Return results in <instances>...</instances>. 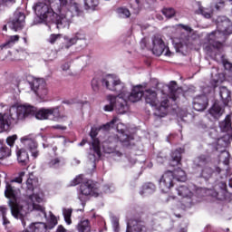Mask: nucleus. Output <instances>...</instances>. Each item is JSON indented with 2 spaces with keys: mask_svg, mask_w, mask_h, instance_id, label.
<instances>
[{
  "mask_svg": "<svg viewBox=\"0 0 232 232\" xmlns=\"http://www.w3.org/2000/svg\"><path fill=\"white\" fill-rule=\"evenodd\" d=\"M197 193H198L200 197H213V198H217V200H224V198H226V196L224 195L226 190L224 189H222L220 192H217L215 189L201 188L197 190Z\"/></svg>",
  "mask_w": 232,
  "mask_h": 232,
  "instance_id": "obj_17",
  "label": "nucleus"
},
{
  "mask_svg": "<svg viewBox=\"0 0 232 232\" xmlns=\"http://www.w3.org/2000/svg\"><path fill=\"white\" fill-rule=\"evenodd\" d=\"M21 142L30 151L33 159H37V157H39V150L37 149L38 145L34 139L30 138L29 136H24L21 138Z\"/></svg>",
  "mask_w": 232,
  "mask_h": 232,
  "instance_id": "obj_16",
  "label": "nucleus"
},
{
  "mask_svg": "<svg viewBox=\"0 0 232 232\" xmlns=\"http://www.w3.org/2000/svg\"><path fill=\"white\" fill-rule=\"evenodd\" d=\"M232 34V24L229 20H225L218 24V30L212 32L208 36V43L204 44V51L207 55L213 57L217 55L220 50H222L224 44L220 43L219 39H224L225 35H231Z\"/></svg>",
  "mask_w": 232,
  "mask_h": 232,
  "instance_id": "obj_4",
  "label": "nucleus"
},
{
  "mask_svg": "<svg viewBox=\"0 0 232 232\" xmlns=\"http://www.w3.org/2000/svg\"><path fill=\"white\" fill-rule=\"evenodd\" d=\"M16 155L19 164L26 165L30 161V156H28V152L24 149H19L16 151Z\"/></svg>",
  "mask_w": 232,
  "mask_h": 232,
  "instance_id": "obj_25",
  "label": "nucleus"
},
{
  "mask_svg": "<svg viewBox=\"0 0 232 232\" xmlns=\"http://www.w3.org/2000/svg\"><path fill=\"white\" fill-rule=\"evenodd\" d=\"M63 215L66 224L70 226V224H72V208H63Z\"/></svg>",
  "mask_w": 232,
  "mask_h": 232,
  "instance_id": "obj_38",
  "label": "nucleus"
},
{
  "mask_svg": "<svg viewBox=\"0 0 232 232\" xmlns=\"http://www.w3.org/2000/svg\"><path fill=\"white\" fill-rule=\"evenodd\" d=\"M208 135L211 139L217 140V139H218V130H217L215 128H211L208 130Z\"/></svg>",
  "mask_w": 232,
  "mask_h": 232,
  "instance_id": "obj_47",
  "label": "nucleus"
},
{
  "mask_svg": "<svg viewBox=\"0 0 232 232\" xmlns=\"http://www.w3.org/2000/svg\"><path fill=\"white\" fill-rule=\"evenodd\" d=\"M15 0H0V6H3L5 3H14Z\"/></svg>",
  "mask_w": 232,
  "mask_h": 232,
  "instance_id": "obj_60",
  "label": "nucleus"
},
{
  "mask_svg": "<svg viewBox=\"0 0 232 232\" xmlns=\"http://www.w3.org/2000/svg\"><path fill=\"white\" fill-rule=\"evenodd\" d=\"M57 224V218H55V216H51L50 218V225L51 227H49V229H52L53 227H55V225Z\"/></svg>",
  "mask_w": 232,
  "mask_h": 232,
  "instance_id": "obj_52",
  "label": "nucleus"
},
{
  "mask_svg": "<svg viewBox=\"0 0 232 232\" xmlns=\"http://www.w3.org/2000/svg\"><path fill=\"white\" fill-rule=\"evenodd\" d=\"M62 6H66L72 15H82V6L79 0H59Z\"/></svg>",
  "mask_w": 232,
  "mask_h": 232,
  "instance_id": "obj_14",
  "label": "nucleus"
},
{
  "mask_svg": "<svg viewBox=\"0 0 232 232\" xmlns=\"http://www.w3.org/2000/svg\"><path fill=\"white\" fill-rule=\"evenodd\" d=\"M77 43V38L75 36H72V38L67 39V47L73 46Z\"/></svg>",
  "mask_w": 232,
  "mask_h": 232,
  "instance_id": "obj_53",
  "label": "nucleus"
},
{
  "mask_svg": "<svg viewBox=\"0 0 232 232\" xmlns=\"http://www.w3.org/2000/svg\"><path fill=\"white\" fill-rule=\"evenodd\" d=\"M208 113L214 119H220L222 113H224V110L218 103H214V105L209 109Z\"/></svg>",
  "mask_w": 232,
  "mask_h": 232,
  "instance_id": "obj_28",
  "label": "nucleus"
},
{
  "mask_svg": "<svg viewBox=\"0 0 232 232\" xmlns=\"http://www.w3.org/2000/svg\"><path fill=\"white\" fill-rule=\"evenodd\" d=\"M62 70L63 72H68V70H70V63H65L62 65Z\"/></svg>",
  "mask_w": 232,
  "mask_h": 232,
  "instance_id": "obj_58",
  "label": "nucleus"
},
{
  "mask_svg": "<svg viewBox=\"0 0 232 232\" xmlns=\"http://www.w3.org/2000/svg\"><path fill=\"white\" fill-rule=\"evenodd\" d=\"M173 175L177 178L180 182H184L186 180V172L182 170V169H178L174 171Z\"/></svg>",
  "mask_w": 232,
  "mask_h": 232,
  "instance_id": "obj_39",
  "label": "nucleus"
},
{
  "mask_svg": "<svg viewBox=\"0 0 232 232\" xmlns=\"http://www.w3.org/2000/svg\"><path fill=\"white\" fill-rule=\"evenodd\" d=\"M8 213V208L5 206H0V220H2V224L5 227H10V219L6 218Z\"/></svg>",
  "mask_w": 232,
  "mask_h": 232,
  "instance_id": "obj_31",
  "label": "nucleus"
},
{
  "mask_svg": "<svg viewBox=\"0 0 232 232\" xmlns=\"http://www.w3.org/2000/svg\"><path fill=\"white\" fill-rule=\"evenodd\" d=\"M26 186L29 191H34V188H35V186H37V179L29 178L26 180Z\"/></svg>",
  "mask_w": 232,
  "mask_h": 232,
  "instance_id": "obj_43",
  "label": "nucleus"
},
{
  "mask_svg": "<svg viewBox=\"0 0 232 232\" xmlns=\"http://www.w3.org/2000/svg\"><path fill=\"white\" fill-rule=\"evenodd\" d=\"M216 140L217 150H220V148H227L229 141L232 140V134H225L223 137L216 139Z\"/></svg>",
  "mask_w": 232,
  "mask_h": 232,
  "instance_id": "obj_27",
  "label": "nucleus"
},
{
  "mask_svg": "<svg viewBox=\"0 0 232 232\" xmlns=\"http://www.w3.org/2000/svg\"><path fill=\"white\" fill-rule=\"evenodd\" d=\"M119 118L114 117L110 122H107L106 124L102 126V130H108L110 128H113V125L118 122Z\"/></svg>",
  "mask_w": 232,
  "mask_h": 232,
  "instance_id": "obj_45",
  "label": "nucleus"
},
{
  "mask_svg": "<svg viewBox=\"0 0 232 232\" xmlns=\"http://www.w3.org/2000/svg\"><path fill=\"white\" fill-rule=\"evenodd\" d=\"M79 164H81V160H77V159H72V166H79Z\"/></svg>",
  "mask_w": 232,
  "mask_h": 232,
  "instance_id": "obj_59",
  "label": "nucleus"
},
{
  "mask_svg": "<svg viewBox=\"0 0 232 232\" xmlns=\"http://www.w3.org/2000/svg\"><path fill=\"white\" fill-rule=\"evenodd\" d=\"M155 189H157L155 184L146 183L142 186V189L140 191V195H141V197L151 195V193H155Z\"/></svg>",
  "mask_w": 232,
  "mask_h": 232,
  "instance_id": "obj_30",
  "label": "nucleus"
},
{
  "mask_svg": "<svg viewBox=\"0 0 232 232\" xmlns=\"http://www.w3.org/2000/svg\"><path fill=\"white\" fill-rule=\"evenodd\" d=\"M61 36L62 34H51L49 36V39H48V42L51 44H55V42L58 40V39H61Z\"/></svg>",
  "mask_w": 232,
  "mask_h": 232,
  "instance_id": "obj_48",
  "label": "nucleus"
},
{
  "mask_svg": "<svg viewBox=\"0 0 232 232\" xmlns=\"http://www.w3.org/2000/svg\"><path fill=\"white\" fill-rule=\"evenodd\" d=\"M219 160L220 162H223L226 166H227V164H229V152L226 150H221Z\"/></svg>",
  "mask_w": 232,
  "mask_h": 232,
  "instance_id": "obj_41",
  "label": "nucleus"
},
{
  "mask_svg": "<svg viewBox=\"0 0 232 232\" xmlns=\"http://www.w3.org/2000/svg\"><path fill=\"white\" fill-rule=\"evenodd\" d=\"M34 8L36 15L39 19L44 21V23H52V21L53 22V19L57 17V14H55L45 3L39 2L34 6Z\"/></svg>",
  "mask_w": 232,
  "mask_h": 232,
  "instance_id": "obj_6",
  "label": "nucleus"
},
{
  "mask_svg": "<svg viewBox=\"0 0 232 232\" xmlns=\"http://www.w3.org/2000/svg\"><path fill=\"white\" fill-rule=\"evenodd\" d=\"M101 82V80L99 78H93L92 80V88L93 92H99V84Z\"/></svg>",
  "mask_w": 232,
  "mask_h": 232,
  "instance_id": "obj_46",
  "label": "nucleus"
},
{
  "mask_svg": "<svg viewBox=\"0 0 232 232\" xmlns=\"http://www.w3.org/2000/svg\"><path fill=\"white\" fill-rule=\"evenodd\" d=\"M52 151L54 153V156H57V154L55 153L57 151V146L53 147Z\"/></svg>",
  "mask_w": 232,
  "mask_h": 232,
  "instance_id": "obj_63",
  "label": "nucleus"
},
{
  "mask_svg": "<svg viewBox=\"0 0 232 232\" xmlns=\"http://www.w3.org/2000/svg\"><path fill=\"white\" fill-rule=\"evenodd\" d=\"M26 16H24V14L23 13H17L14 14V18L11 22L13 30H21L23 26H24V19Z\"/></svg>",
  "mask_w": 232,
  "mask_h": 232,
  "instance_id": "obj_20",
  "label": "nucleus"
},
{
  "mask_svg": "<svg viewBox=\"0 0 232 232\" xmlns=\"http://www.w3.org/2000/svg\"><path fill=\"white\" fill-rule=\"evenodd\" d=\"M28 232H46L48 231V226L44 222L31 223L26 228Z\"/></svg>",
  "mask_w": 232,
  "mask_h": 232,
  "instance_id": "obj_22",
  "label": "nucleus"
},
{
  "mask_svg": "<svg viewBox=\"0 0 232 232\" xmlns=\"http://www.w3.org/2000/svg\"><path fill=\"white\" fill-rule=\"evenodd\" d=\"M50 23H54L58 30H63V28H70V23H72L70 13L61 15L56 14V17H54Z\"/></svg>",
  "mask_w": 232,
  "mask_h": 232,
  "instance_id": "obj_18",
  "label": "nucleus"
},
{
  "mask_svg": "<svg viewBox=\"0 0 232 232\" xmlns=\"http://www.w3.org/2000/svg\"><path fill=\"white\" fill-rule=\"evenodd\" d=\"M15 140H17V135L15 134L9 136L6 139V142L8 146H11V147L14 146V144H15Z\"/></svg>",
  "mask_w": 232,
  "mask_h": 232,
  "instance_id": "obj_49",
  "label": "nucleus"
},
{
  "mask_svg": "<svg viewBox=\"0 0 232 232\" xmlns=\"http://www.w3.org/2000/svg\"><path fill=\"white\" fill-rule=\"evenodd\" d=\"M219 128L221 131L228 132L232 135L231 117L227 116L223 121H220Z\"/></svg>",
  "mask_w": 232,
  "mask_h": 232,
  "instance_id": "obj_29",
  "label": "nucleus"
},
{
  "mask_svg": "<svg viewBox=\"0 0 232 232\" xmlns=\"http://www.w3.org/2000/svg\"><path fill=\"white\" fill-rule=\"evenodd\" d=\"M31 107L34 109V112L33 114H28V117H30V115H35V118L38 119V121H46L47 119L50 121H59L61 119L59 108L40 109L39 111H36L35 107Z\"/></svg>",
  "mask_w": 232,
  "mask_h": 232,
  "instance_id": "obj_7",
  "label": "nucleus"
},
{
  "mask_svg": "<svg viewBox=\"0 0 232 232\" xmlns=\"http://www.w3.org/2000/svg\"><path fill=\"white\" fill-rule=\"evenodd\" d=\"M181 153H184L182 149L176 150L174 152H172V161L170 163L171 166H179L182 159Z\"/></svg>",
  "mask_w": 232,
  "mask_h": 232,
  "instance_id": "obj_33",
  "label": "nucleus"
},
{
  "mask_svg": "<svg viewBox=\"0 0 232 232\" xmlns=\"http://www.w3.org/2000/svg\"><path fill=\"white\" fill-rule=\"evenodd\" d=\"M84 5L87 8L91 10H95L99 6V0H83Z\"/></svg>",
  "mask_w": 232,
  "mask_h": 232,
  "instance_id": "obj_40",
  "label": "nucleus"
},
{
  "mask_svg": "<svg viewBox=\"0 0 232 232\" xmlns=\"http://www.w3.org/2000/svg\"><path fill=\"white\" fill-rule=\"evenodd\" d=\"M64 159L63 157L52 156L48 161L49 168H53V169H57L61 168V166H64Z\"/></svg>",
  "mask_w": 232,
  "mask_h": 232,
  "instance_id": "obj_24",
  "label": "nucleus"
},
{
  "mask_svg": "<svg viewBox=\"0 0 232 232\" xmlns=\"http://www.w3.org/2000/svg\"><path fill=\"white\" fill-rule=\"evenodd\" d=\"M174 194L177 193L179 197H182V204L185 208H191V197H193V192L186 186H179L175 189Z\"/></svg>",
  "mask_w": 232,
  "mask_h": 232,
  "instance_id": "obj_15",
  "label": "nucleus"
},
{
  "mask_svg": "<svg viewBox=\"0 0 232 232\" xmlns=\"http://www.w3.org/2000/svg\"><path fill=\"white\" fill-rule=\"evenodd\" d=\"M77 229H78L79 232H90V231H92V227L90 226V221L88 219L81 221L77 226Z\"/></svg>",
  "mask_w": 232,
  "mask_h": 232,
  "instance_id": "obj_35",
  "label": "nucleus"
},
{
  "mask_svg": "<svg viewBox=\"0 0 232 232\" xmlns=\"http://www.w3.org/2000/svg\"><path fill=\"white\" fill-rule=\"evenodd\" d=\"M8 48H12V45L9 42H5L0 44V50H8Z\"/></svg>",
  "mask_w": 232,
  "mask_h": 232,
  "instance_id": "obj_54",
  "label": "nucleus"
},
{
  "mask_svg": "<svg viewBox=\"0 0 232 232\" xmlns=\"http://www.w3.org/2000/svg\"><path fill=\"white\" fill-rule=\"evenodd\" d=\"M126 232H144V227L136 220L128 221Z\"/></svg>",
  "mask_w": 232,
  "mask_h": 232,
  "instance_id": "obj_26",
  "label": "nucleus"
},
{
  "mask_svg": "<svg viewBox=\"0 0 232 232\" xmlns=\"http://www.w3.org/2000/svg\"><path fill=\"white\" fill-rule=\"evenodd\" d=\"M145 102L155 108L154 115L156 117H166L168 115V108H169L168 94L162 93L161 100L159 101L157 99V92L147 89L145 91Z\"/></svg>",
  "mask_w": 232,
  "mask_h": 232,
  "instance_id": "obj_5",
  "label": "nucleus"
},
{
  "mask_svg": "<svg viewBox=\"0 0 232 232\" xmlns=\"http://www.w3.org/2000/svg\"><path fill=\"white\" fill-rule=\"evenodd\" d=\"M57 232H66V228H64V227H63L62 225H60L57 227Z\"/></svg>",
  "mask_w": 232,
  "mask_h": 232,
  "instance_id": "obj_61",
  "label": "nucleus"
},
{
  "mask_svg": "<svg viewBox=\"0 0 232 232\" xmlns=\"http://www.w3.org/2000/svg\"><path fill=\"white\" fill-rule=\"evenodd\" d=\"M162 14L163 15L167 16L168 19H171V17H173V15H175V9L169 7V8H164L162 10Z\"/></svg>",
  "mask_w": 232,
  "mask_h": 232,
  "instance_id": "obj_44",
  "label": "nucleus"
},
{
  "mask_svg": "<svg viewBox=\"0 0 232 232\" xmlns=\"http://www.w3.org/2000/svg\"><path fill=\"white\" fill-rule=\"evenodd\" d=\"M17 41H19V35L16 34L10 36L7 42H9V44H11V46H14V44L17 43Z\"/></svg>",
  "mask_w": 232,
  "mask_h": 232,
  "instance_id": "obj_51",
  "label": "nucleus"
},
{
  "mask_svg": "<svg viewBox=\"0 0 232 232\" xmlns=\"http://www.w3.org/2000/svg\"><path fill=\"white\" fill-rule=\"evenodd\" d=\"M86 144V140H82V142L78 144V146H84Z\"/></svg>",
  "mask_w": 232,
  "mask_h": 232,
  "instance_id": "obj_64",
  "label": "nucleus"
},
{
  "mask_svg": "<svg viewBox=\"0 0 232 232\" xmlns=\"http://www.w3.org/2000/svg\"><path fill=\"white\" fill-rule=\"evenodd\" d=\"M169 97L172 99V101H177L178 97L180 96V90H179V86H177V82H170L169 83Z\"/></svg>",
  "mask_w": 232,
  "mask_h": 232,
  "instance_id": "obj_21",
  "label": "nucleus"
},
{
  "mask_svg": "<svg viewBox=\"0 0 232 232\" xmlns=\"http://www.w3.org/2000/svg\"><path fill=\"white\" fill-rule=\"evenodd\" d=\"M102 86L110 90V92H115L117 95L109 94L106 97L108 104L103 107L104 111H116L120 115L128 113L130 107L128 102H139L144 92L142 91V85L132 86L131 92L126 87V83L122 82L117 76L108 74L101 79Z\"/></svg>",
  "mask_w": 232,
  "mask_h": 232,
  "instance_id": "obj_1",
  "label": "nucleus"
},
{
  "mask_svg": "<svg viewBox=\"0 0 232 232\" xmlns=\"http://www.w3.org/2000/svg\"><path fill=\"white\" fill-rule=\"evenodd\" d=\"M208 108V97L206 95L197 96L193 100V109L196 111H204Z\"/></svg>",
  "mask_w": 232,
  "mask_h": 232,
  "instance_id": "obj_19",
  "label": "nucleus"
},
{
  "mask_svg": "<svg viewBox=\"0 0 232 232\" xmlns=\"http://www.w3.org/2000/svg\"><path fill=\"white\" fill-rule=\"evenodd\" d=\"M178 44L179 48H184V46L187 48V46H189V33L188 31L180 34Z\"/></svg>",
  "mask_w": 232,
  "mask_h": 232,
  "instance_id": "obj_32",
  "label": "nucleus"
},
{
  "mask_svg": "<svg viewBox=\"0 0 232 232\" xmlns=\"http://www.w3.org/2000/svg\"><path fill=\"white\" fill-rule=\"evenodd\" d=\"M74 37L76 38V41H82L86 39V36L81 33H77Z\"/></svg>",
  "mask_w": 232,
  "mask_h": 232,
  "instance_id": "obj_55",
  "label": "nucleus"
},
{
  "mask_svg": "<svg viewBox=\"0 0 232 232\" xmlns=\"http://www.w3.org/2000/svg\"><path fill=\"white\" fill-rule=\"evenodd\" d=\"M90 137L92 139V142L91 152L89 153V159L91 162H95V160H99V159H101V141H99L98 139H95V137H97V132L93 130H91Z\"/></svg>",
  "mask_w": 232,
  "mask_h": 232,
  "instance_id": "obj_11",
  "label": "nucleus"
},
{
  "mask_svg": "<svg viewBox=\"0 0 232 232\" xmlns=\"http://www.w3.org/2000/svg\"><path fill=\"white\" fill-rule=\"evenodd\" d=\"M173 180H175V176L171 171H167L161 176L159 184L163 193H168L173 188L175 184Z\"/></svg>",
  "mask_w": 232,
  "mask_h": 232,
  "instance_id": "obj_13",
  "label": "nucleus"
},
{
  "mask_svg": "<svg viewBox=\"0 0 232 232\" xmlns=\"http://www.w3.org/2000/svg\"><path fill=\"white\" fill-rule=\"evenodd\" d=\"M133 140L132 137L124 134V132H121L118 137L109 138L108 142H122L124 146H130V141Z\"/></svg>",
  "mask_w": 232,
  "mask_h": 232,
  "instance_id": "obj_23",
  "label": "nucleus"
},
{
  "mask_svg": "<svg viewBox=\"0 0 232 232\" xmlns=\"http://www.w3.org/2000/svg\"><path fill=\"white\" fill-rule=\"evenodd\" d=\"M112 227L115 232L119 229V220L118 219H113L112 220Z\"/></svg>",
  "mask_w": 232,
  "mask_h": 232,
  "instance_id": "obj_56",
  "label": "nucleus"
},
{
  "mask_svg": "<svg viewBox=\"0 0 232 232\" xmlns=\"http://www.w3.org/2000/svg\"><path fill=\"white\" fill-rule=\"evenodd\" d=\"M25 172L21 171L18 173V177L12 179L10 182L5 183V195L6 198H9L8 204L11 209V213L14 218H20L22 220V225L24 227H26V219L23 218V214L21 210L24 208H27L28 211H40L44 217H46V212L44 208L41 205L43 202V192L39 194L34 193L33 195L27 198V201L24 202V205L21 204V199H19V195H21V190L15 188L14 184L23 183V177H24Z\"/></svg>",
  "mask_w": 232,
  "mask_h": 232,
  "instance_id": "obj_2",
  "label": "nucleus"
},
{
  "mask_svg": "<svg viewBox=\"0 0 232 232\" xmlns=\"http://www.w3.org/2000/svg\"><path fill=\"white\" fill-rule=\"evenodd\" d=\"M54 128H55L56 130H66V127H63V126H61V125H56V126H54Z\"/></svg>",
  "mask_w": 232,
  "mask_h": 232,
  "instance_id": "obj_62",
  "label": "nucleus"
},
{
  "mask_svg": "<svg viewBox=\"0 0 232 232\" xmlns=\"http://www.w3.org/2000/svg\"><path fill=\"white\" fill-rule=\"evenodd\" d=\"M152 53L158 57L162 55V53L166 57H171L173 55V53L169 51V47L164 44V41L160 36H154L152 38Z\"/></svg>",
  "mask_w": 232,
  "mask_h": 232,
  "instance_id": "obj_10",
  "label": "nucleus"
},
{
  "mask_svg": "<svg viewBox=\"0 0 232 232\" xmlns=\"http://www.w3.org/2000/svg\"><path fill=\"white\" fill-rule=\"evenodd\" d=\"M29 86L40 99V101H44L48 97V87L46 86V82L44 79H34L32 82H29Z\"/></svg>",
  "mask_w": 232,
  "mask_h": 232,
  "instance_id": "obj_9",
  "label": "nucleus"
},
{
  "mask_svg": "<svg viewBox=\"0 0 232 232\" xmlns=\"http://www.w3.org/2000/svg\"><path fill=\"white\" fill-rule=\"evenodd\" d=\"M99 188H95L93 181L88 180L82 183L80 187V194L78 195L79 200L82 204H84L88 200V197H98Z\"/></svg>",
  "mask_w": 232,
  "mask_h": 232,
  "instance_id": "obj_8",
  "label": "nucleus"
},
{
  "mask_svg": "<svg viewBox=\"0 0 232 232\" xmlns=\"http://www.w3.org/2000/svg\"><path fill=\"white\" fill-rule=\"evenodd\" d=\"M224 66H225V69H226V70H229V72H232V63H231L226 62V63H224Z\"/></svg>",
  "mask_w": 232,
  "mask_h": 232,
  "instance_id": "obj_57",
  "label": "nucleus"
},
{
  "mask_svg": "<svg viewBox=\"0 0 232 232\" xmlns=\"http://www.w3.org/2000/svg\"><path fill=\"white\" fill-rule=\"evenodd\" d=\"M82 182V175L77 176L72 182L71 186H77L78 184H81Z\"/></svg>",
  "mask_w": 232,
  "mask_h": 232,
  "instance_id": "obj_50",
  "label": "nucleus"
},
{
  "mask_svg": "<svg viewBox=\"0 0 232 232\" xmlns=\"http://www.w3.org/2000/svg\"><path fill=\"white\" fill-rule=\"evenodd\" d=\"M197 14H200L206 19H210L211 17V11H208V9L202 7L201 5H199L198 10L197 11Z\"/></svg>",
  "mask_w": 232,
  "mask_h": 232,
  "instance_id": "obj_42",
  "label": "nucleus"
},
{
  "mask_svg": "<svg viewBox=\"0 0 232 232\" xmlns=\"http://www.w3.org/2000/svg\"><path fill=\"white\" fill-rule=\"evenodd\" d=\"M35 109L29 104L13 105L0 112V131H8L18 121H24L28 115H33Z\"/></svg>",
  "mask_w": 232,
  "mask_h": 232,
  "instance_id": "obj_3",
  "label": "nucleus"
},
{
  "mask_svg": "<svg viewBox=\"0 0 232 232\" xmlns=\"http://www.w3.org/2000/svg\"><path fill=\"white\" fill-rule=\"evenodd\" d=\"M10 155H12V150H10V148L0 142V160L10 157Z\"/></svg>",
  "mask_w": 232,
  "mask_h": 232,
  "instance_id": "obj_34",
  "label": "nucleus"
},
{
  "mask_svg": "<svg viewBox=\"0 0 232 232\" xmlns=\"http://www.w3.org/2000/svg\"><path fill=\"white\" fill-rule=\"evenodd\" d=\"M219 95H220L222 101H225V102H227V101H229V99H231V92L226 87H222L220 89Z\"/></svg>",
  "mask_w": 232,
  "mask_h": 232,
  "instance_id": "obj_37",
  "label": "nucleus"
},
{
  "mask_svg": "<svg viewBox=\"0 0 232 232\" xmlns=\"http://www.w3.org/2000/svg\"><path fill=\"white\" fill-rule=\"evenodd\" d=\"M208 160L206 159V156H200L194 160V166L200 169L201 173L199 177H202L203 179L208 180V179H211V175H213V169L209 167L204 168Z\"/></svg>",
  "mask_w": 232,
  "mask_h": 232,
  "instance_id": "obj_12",
  "label": "nucleus"
},
{
  "mask_svg": "<svg viewBox=\"0 0 232 232\" xmlns=\"http://www.w3.org/2000/svg\"><path fill=\"white\" fill-rule=\"evenodd\" d=\"M116 14L118 17H121V19H128L131 14L130 13V10L125 7H119L116 9Z\"/></svg>",
  "mask_w": 232,
  "mask_h": 232,
  "instance_id": "obj_36",
  "label": "nucleus"
}]
</instances>
